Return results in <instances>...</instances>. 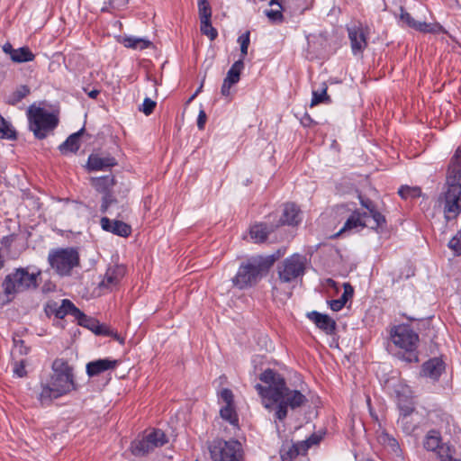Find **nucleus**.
<instances>
[{
	"instance_id": "nucleus-1",
	"label": "nucleus",
	"mask_w": 461,
	"mask_h": 461,
	"mask_svg": "<svg viewBox=\"0 0 461 461\" xmlns=\"http://www.w3.org/2000/svg\"><path fill=\"white\" fill-rule=\"evenodd\" d=\"M259 379L267 385L257 384L255 389L264 399L271 402L265 403V407L269 409L272 404L277 403L275 418L284 420L288 413V408L295 410L304 406L308 402L307 397L299 390L290 389L285 379L278 372L267 368L260 375Z\"/></svg>"
},
{
	"instance_id": "nucleus-2",
	"label": "nucleus",
	"mask_w": 461,
	"mask_h": 461,
	"mask_svg": "<svg viewBox=\"0 0 461 461\" xmlns=\"http://www.w3.org/2000/svg\"><path fill=\"white\" fill-rule=\"evenodd\" d=\"M285 253V249H279L271 255H255L246 258L231 279L233 286L240 290L255 286Z\"/></svg>"
},
{
	"instance_id": "nucleus-3",
	"label": "nucleus",
	"mask_w": 461,
	"mask_h": 461,
	"mask_svg": "<svg viewBox=\"0 0 461 461\" xmlns=\"http://www.w3.org/2000/svg\"><path fill=\"white\" fill-rule=\"evenodd\" d=\"M461 144L450 158L447 176L446 191L443 193L444 217L447 221L455 220L461 213Z\"/></svg>"
},
{
	"instance_id": "nucleus-4",
	"label": "nucleus",
	"mask_w": 461,
	"mask_h": 461,
	"mask_svg": "<svg viewBox=\"0 0 461 461\" xmlns=\"http://www.w3.org/2000/svg\"><path fill=\"white\" fill-rule=\"evenodd\" d=\"M51 368L53 374L50 381L49 384L41 385V391L38 397L41 405H48L53 399L59 398L77 389L73 368L67 360L63 358L55 359Z\"/></svg>"
},
{
	"instance_id": "nucleus-5",
	"label": "nucleus",
	"mask_w": 461,
	"mask_h": 461,
	"mask_svg": "<svg viewBox=\"0 0 461 461\" xmlns=\"http://www.w3.org/2000/svg\"><path fill=\"white\" fill-rule=\"evenodd\" d=\"M31 267L15 268L8 274L3 283L4 294L6 296H14L19 293L38 288L41 276V270L30 272Z\"/></svg>"
},
{
	"instance_id": "nucleus-6",
	"label": "nucleus",
	"mask_w": 461,
	"mask_h": 461,
	"mask_svg": "<svg viewBox=\"0 0 461 461\" xmlns=\"http://www.w3.org/2000/svg\"><path fill=\"white\" fill-rule=\"evenodd\" d=\"M29 129L38 140L45 139L59 124V118L52 113L34 104L27 110Z\"/></svg>"
},
{
	"instance_id": "nucleus-7",
	"label": "nucleus",
	"mask_w": 461,
	"mask_h": 461,
	"mask_svg": "<svg viewBox=\"0 0 461 461\" xmlns=\"http://www.w3.org/2000/svg\"><path fill=\"white\" fill-rule=\"evenodd\" d=\"M391 339L393 344L406 352L403 355V359L406 362H418L419 357L416 351L419 335L409 326L400 325L395 327L391 332Z\"/></svg>"
},
{
	"instance_id": "nucleus-8",
	"label": "nucleus",
	"mask_w": 461,
	"mask_h": 461,
	"mask_svg": "<svg viewBox=\"0 0 461 461\" xmlns=\"http://www.w3.org/2000/svg\"><path fill=\"white\" fill-rule=\"evenodd\" d=\"M307 267V258L304 255L294 253L282 262L276 267L278 281L281 284H292L298 278H302Z\"/></svg>"
},
{
	"instance_id": "nucleus-9",
	"label": "nucleus",
	"mask_w": 461,
	"mask_h": 461,
	"mask_svg": "<svg viewBox=\"0 0 461 461\" xmlns=\"http://www.w3.org/2000/svg\"><path fill=\"white\" fill-rule=\"evenodd\" d=\"M48 262L59 276H69L71 270L79 265V254L73 248L52 249Z\"/></svg>"
},
{
	"instance_id": "nucleus-10",
	"label": "nucleus",
	"mask_w": 461,
	"mask_h": 461,
	"mask_svg": "<svg viewBox=\"0 0 461 461\" xmlns=\"http://www.w3.org/2000/svg\"><path fill=\"white\" fill-rule=\"evenodd\" d=\"M167 441V437L163 430L153 429L141 438L134 439L131 444V451L135 456H144L155 448L163 447Z\"/></svg>"
},
{
	"instance_id": "nucleus-11",
	"label": "nucleus",
	"mask_w": 461,
	"mask_h": 461,
	"mask_svg": "<svg viewBox=\"0 0 461 461\" xmlns=\"http://www.w3.org/2000/svg\"><path fill=\"white\" fill-rule=\"evenodd\" d=\"M210 454L214 461H240L241 445L237 440H214L210 446Z\"/></svg>"
},
{
	"instance_id": "nucleus-12",
	"label": "nucleus",
	"mask_w": 461,
	"mask_h": 461,
	"mask_svg": "<svg viewBox=\"0 0 461 461\" xmlns=\"http://www.w3.org/2000/svg\"><path fill=\"white\" fill-rule=\"evenodd\" d=\"M347 30L353 54L362 53L367 47V28H364L361 23H357L348 26Z\"/></svg>"
},
{
	"instance_id": "nucleus-13",
	"label": "nucleus",
	"mask_w": 461,
	"mask_h": 461,
	"mask_svg": "<svg viewBox=\"0 0 461 461\" xmlns=\"http://www.w3.org/2000/svg\"><path fill=\"white\" fill-rule=\"evenodd\" d=\"M74 310L77 311V307L68 299H63L61 304L55 301H49L44 307L47 316L54 315L58 319H63L68 314L74 317Z\"/></svg>"
},
{
	"instance_id": "nucleus-14",
	"label": "nucleus",
	"mask_w": 461,
	"mask_h": 461,
	"mask_svg": "<svg viewBox=\"0 0 461 461\" xmlns=\"http://www.w3.org/2000/svg\"><path fill=\"white\" fill-rule=\"evenodd\" d=\"M360 204L368 211L367 217H372L374 220V226L372 230L378 231L379 229H384L386 226V219L376 208V204L371 199L359 195Z\"/></svg>"
},
{
	"instance_id": "nucleus-15",
	"label": "nucleus",
	"mask_w": 461,
	"mask_h": 461,
	"mask_svg": "<svg viewBox=\"0 0 461 461\" xmlns=\"http://www.w3.org/2000/svg\"><path fill=\"white\" fill-rule=\"evenodd\" d=\"M307 318L312 321L317 328L324 331L328 335H332L337 330V323L335 320L328 314L321 313L317 311H312L307 313Z\"/></svg>"
},
{
	"instance_id": "nucleus-16",
	"label": "nucleus",
	"mask_w": 461,
	"mask_h": 461,
	"mask_svg": "<svg viewBox=\"0 0 461 461\" xmlns=\"http://www.w3.org/2000/svg\"><path fill=\"white\" fill-rule=\"evenodd\" d=\"M445 370V363L438 357H433L424 362L421 366L420 374L424 377L438 381Z\"/></svg>"
},
{
	"instance_id": "nucleus-17",
	"label": "nucleus",
	"mask_w": 461,
	"mask_h": 461,
	"mask_svg": "<svg viewBox=\"0 0 461 461\" xmlns=\"http://www.w3.org/2000/svg\"><path fill=\"white\" fill-rule=\"evenodd\" d=\"M100 223L104 230L120 237L126 238L129 237L131 233V227L122 221H111L107 217H103L100 221Z\"/></svg>"
},
{
	"instance_id": "nucleus-18",
	"label": "nucleus",
	"mask_w": 461,
	"mask_h": 461,
	"mask_svg": "<svg viewBox=\"0 0 461 461\" xmlns=\"http://www.w3.org/2000/svg\"><path fill=\"white\" fill-rule=\"evenodd\" d=\"M117 165L115 158L106 155L93 153L88 157L87 168L89 171L104 170Z\"/></svg>"
},
{
	"instance_id": "nucleus-19",
	"label": "nucleus",
	"mask_w": 461,
	"mask_h": 461,
	"mask_svg": "<svg viewBox=\"0 0 461 461\" xmlns=\"http://www.w3.org/2000/svg\"><path fill=\"white\" fill-rule=\"evenodd\" d=\"M118 365L117 360L109 358H100L86 364V374L89 377L99 375L100 374L114 369Z\"/></svg>"
},
{
	"instance_id": "nucleus-20",
	"label": "nucleus",
	"mask_w": 461,
	"mask_h": 461,
	"mask_svg": "<svg viewBox=\"0 0 461 461\" xmlns=\"http://www.w3.org/2000/svg\"><path fill=\"white\" fill-rule=\"evenodd\" d=\"M400 11V21L408 27L421 32H437L436 27H438V25L414 20V18L408 12H406L403 7H401Z\"/></svg>"
},
{
	"instance_id": "nucleus-21",
	"label": "nucleus",
	"mask_w": 461,
	"mask_h": 461,
	"mask_svg": "<svg viewBox=\"0 0 461 461\" xmlns=\"http://www.w3.org/2000/svg\"><path fill=\"white\" fill-rule=\"evenodd\" d=\"M125 275L123 266H113L107 268L104 279L100 283V287L112 289L116 286Z\"/></svg>"
},
{
	"instance_id": "nucleus-22",
	"label": "nucleus",
	"mask_w": 461,
	"mask_h": 461,
	"mask_svg": "<svg viewBox=\"0 0 461 461\" xmlns=\"http://www.w3.org/2000/svg\"><path fill=\"white\" fill-rule=\"evenodd\" d=\"M74 318L77 321L78 325L88 329L97 336H101L102 333H104L103 329L105 324H102L98 320L86 315L78 308L77 311L74 310Z\"/></svg>"
},
{
	"instance_id": "nucleus-23",
	"label": "nucleus",
	"mask_w": 461,
	"mask_h": 461,
	"mask_svg": "<svg viewBox=\"0 0 461 461\" xmlns=\"http://www.w3.org/2000/svg\"><path fill=\"white\" fill-rule=\"evenodd\" d=\"M301 211L299 207L293 203H287L284 205L283 213L280 217V223L282 225H297L301 221Z\"/></svg>"
},
{
	"instance_id": "nucleus-24",
	"label": "nucleus",
	"mask_w": 461,
	"mask_h": 461,
	"mask_svg": "<svg viewBox=\"0 0 461 461\" xmlns=\"http://www.w3.org/2000/svg\"><path fill=\"white\" fill-rule=\"evenodd\" d=\"M423 447L426 450L437 452L438 454L442 448H447V447L442 445L441 434L437 429H430L427 432L423 439Z\"/></svg>"
},
{
	"instance_id": "nucleus-25",
	"label": "nucleus",
	"mask_w": 461,
	"mask_h": 461,
	"mask_svg": "<svg viewBox=\"0 0 461 461\" xmlns=\"http://www.w3.org/2000/svg\"><path fill=\"white\" fill-rule=\"evenodd\" d=\"M91 185L101 194H108L112 192L115 185L114 176L110 174L99 177H92L90 179Z\"/></svg>"
},
{
	"instance_id": "nucleus-26",
	"label": "nucleus",
	"mask_w": 461,
	"mask_h": 461,
	"mask_svg": "<svg viewBox=\"0 0 461 461\" xmlns=\"http://www.w3.org/2000/svg\"><path fill=\"white\" fill-rule=\"evenodd\" d=\"M366 218H367V212H360L357 210L354 211L344 223L340 232L366 227Z\"/></svg>"
},
{
	"instance_id": "nucleus-27",
	"label": "nucleus",
	"mask_w": 461,
	"mask_h": 461,
	"mask_svg": "<svg viewBox=\"0 0 461 461\" xmlns=\"http://www.w3.org/2000/svg\"><path fill=\"white\" fill-rule=\"evenodd\" d=\"M273 231L272 227H268L266 223H256L250 227V238L256 243H262L267 240L268 235Z\"/></svg>"
},
{
	"instance_id": "nucleus-28",
	"label": "nucleus",
	"mask_w": 461,
	"mask_h": 461,
	"mask_svg": "<svg viewBox=\"0 0 461 461\" xmlns=\"http://www.w3.org/2000/svg\"><path fill=\"white\" fill-rule=\"evenodd\" d=\"M85 133V128H81L79 131H77L75 133H72L68 137V139L59 146V150L63 152H77L79 148V139L81 136H83Z\"/></svg>"
},
{
	"instance_id": "nucleus-29",
	"label": "nucleus",
	"mask_w": 461,
	"mask_h": 461,
	"mask_svg": "<svg viewBox=\"0 0 461 461\" xmlns=\"http://www.w3.org/2000/svg\"><path fill=\"white\" fill-rule=\"evenodd\" d=\"M306 454L301 449L300 441L291 445H284L280 450L282 461H293L299 455Z\"/></svg>"
},
{
	"instance_id": "nucleus-30",
	"label": "nucleus",
	"mask_w": 461,
	"mask_h": 461,
	"mask_svg": "<svg viewBox=\"0 0 461 461\" xmlns=\"http://www.w3.org/2000/svg\"><path fill=\"white\" fill-rule=\"evenodd\" d=\"M122 43L126 48L140 50H145L152 45V42L149 40L134 36L123 37Z\"/></svg>"
},
{
	"instance_id": "nucleus-31",
	"label": "nucleus",
	"mask_w": 461,
	"mask_h": 461,
	"mask_svg": "<svg viewBox=\"0 0 461 461\" xmlns=\"http://www.w3.org/2000/svg\"><path fill=\"white\" fill-rule=\"evenodd\" d=\"M277 5L278 9L265 10V14L272 23H281L284 22L283 7L279 0H270L269 5Z\"/></svg>"
},
{
	"instance_id": "nucleus-32",
	"label": "nucleus",
	"mask_w": 461,
	"mask_h": 461,
	"mask_svg": "<svg viewBox=\"0 0 461 461\" xmlns=\"http://www.w3.org/2000/svg\"><path fill=\"white\" fill-rule=\"evenodd\" d=\"M35 55L28 47H21L15 50L14 55H12L11 60L14 63H23L32 61Z\"/></svg>"
},
{
	"instance_id": "nucleus-33",
	"label": "nucleus",
	"mask_w": 461,
	"mask_h": 461,
	"mask_svg": "<svg viewBox=\"0 0 461 461\" xmlns=\"http://www.w3.org/2000/svg\"><path fill=\"white\" fill-rule=\"evenodd\" d=\"M244 68V62L242 59L235 61L230 68L229 69L227 76L224 79L228 80L230 83L237 84L240 78V73Z\"/></svg>"
},
{
	"instance_id": "nucleus-34",
	"label": "nucleus",
	"mask_w": 461,
	"mask_h": 461,
	"mask_svg": "<svg viewBox=\"0 0 461 461\" xmlns=\"http://www.w3.org/2000/svg\"><path fill=\"white\" fill-rule=\"evenodd\" d=\"M328 86L326 83H322L321 86L318 90L312 91V98L311 101V106H315L321 103H330V98L327 94Z\"/></svg>"
},
{
	"instance_id": "nucleus-35",
	"label": "nucleus",
	"mask_w": 461,
	"mask_h": 461,
	"mask_svg": "<svg viewBox=\"0 0 461 461\" xmlns=\"http://www.w3.org/2000/svg\"><path fill=\"white\" fill-rule=\"evenodd\" d=\"M378 438L383 445L391 448L393 452L396 454L401 452V447L397 439L393 436L387 433L386 431H382Z\"/></svg>"
},
{
	"instance_id": "nucleus-36",
	"label": "nucleus",
	"mask_w": 461,
	"mask_h": 461,
	"mask_svg": "<svg viewBox=\"0 0 461 461\" xmlns=\"http://www.w3.org/2000/svg\"><path fill=\"white\" fill-rule=\"evenodd\" d=\"M30 88L27 86H20L8 96L7 104L10 105H16L23 98H25L30 94Z\"/></svg>"
},
{
	"instance_id": "nucleus-37",
	"label": "nucleus",
	"mask_w": 461,
	"mask_h": 461,
	"mask_svg": "<svg viewBox=\"0 0 461 461\" xmlns=\"http://www.w3.org/2000/svg\"><path fill=\"white\" fill-rule=\"evenodd\" d=\"M0 138L7 139V140H15L16 133L15 131L12 128L9 122H7L1 114H0Z\"/></svg>"
},
{
	"instance_id": "nucleus-38",
	"label": "nucleus",
	"mask_w": 461,
	"mask_h": 461,
	"mask_svg": "<svg viewBox=\"0 0 461 461\" xmlns=\"http://www.w3.org/2000/svg\"><path fill=\"white\" fill-rule=\"evenodd\" d=\"M221 417L229 421L230 424L235 425L238 423L239 419L236 413L234 404H227L220 411Z\"/></svg>"
},
{
	"instance_id": "nucleus-39",
	"label": "nucleus",
	"mask_w": 461,
	"mask_h": 461,
	"mask_svg": "<svg viewBox=\"0 0 461 461\" xmlns=\"http://www.w3.org/2000/svg\"><path fill=\"white\" fill-rule=\"evenodd\" d=\"M398 194L402 199H414L420 196L421 189L418 186L402 185L398 190Z\"/></svg>"
},
{
	"instance_id": "nucleus-40",
	"label": "nucleus",
	"mask_w": 461,
	"mask_h": 461,
	"mask_svg": "<svg viewBox=\"0 0 461 461\" xmlns=\"http://www.w3.org/2000/svg\"><path fill=\"white\" fill-rule=\"evenodd\" d=\"M398 408L400 411V417H410L411 414L414 411L415 407L411 399L408 398H401L398 399Z\"/></svg>"
},
{
	"instance_id": "nucleus-41",
	"label": "nucleus",
	"mask_w": 461,
	"mask_h": 461,
	"mask_svg": "<svg viewBox=\"0 0 461 461\" xmlns=\"http://www.w3.org/2000/svg\"><path fill=\"white\" fill-rule=\"evenodd\" d=\"M201 32L203 34L206 35L211 41L215 40L218 36V32L212 25L211 19L201 21Z\"/></svg>"
},
{
	"instance_id": "nucleus-42",
	"label": "nucleus",
	"mask_w": 461,
	"mask_h": 461,
	"mask_svg": "<svg viewBox=\"0 0 461 461\" xmlns=\"http://www.w3.org/2000/svg\"><path fill=\"white\" fill-rule=\"evenodd\" d=\"M198 9L200 20H210L212 17V8L210 3L207 0L198 1Z\"/></svg>"
},
{
	"instance_id": "nucleus-43",
	"label": "nucleus",
	"mask_w": 461,
	"mask_h": 461,
	"mask_svg": "<svg viewBox=\"0 0 461 461\" xmlns=\"http://www.w3.org/2000/svg\"><path fill=\"white\" fill-rule=\"evenodd\" d=\"M13 343L14 351L18 352L19 355L25 356L29 354L30 348L25 345L24 340L22 339L19 336H13Z\"/></svg>"
},
{
	"instance_id": "nucleus-44",
	"label": "nucleus",
	"mask_w": 461,
	"mask_h": 461,
	"mask_svg": "<svg viewBox=\"0 0 461 461\" xmlns=\"http://www.w3.org/2000/svg\"><path fill=\"white\" fill-rule=\"evenodd\" d=\"M322 437L321 435L313 433L307 439L300 441L301 449L307 453L311 447L318 445Z\"/></svg>"
},
{
	"instance_id": "nucleus-45",
	"label": "nucleus",
	"mask_w": 461,
	"mask_h": 461,
	"mask_svg": "<svg viewBox=\"0 0 461 461\" xmlns=\"http://www.w3.org/2000/svg\"><path fill=\"white\" fill-rule=\"evenodd\" d=\"M116 203H117V199L113 194V192L108 193V194H103L100 211L103 213H105L108 212L109 207L112 204Z\"/></svg>"
},
{
	"instance_id": "nucleus-46",
	"label": "nucleus",
	"mask_w": 461,
	"mask_h": 461,
	"mask_svg": "<svg viewBox=\"0 0 461 461\" xmlns=\"http://www.w3.org/2000/svg\"><path fill=\"white\" fill-rule=\"evenodd\" d=\"M397 422L407 435L411 434L416 428L415 424L410 420V417H399Z\"/></svg>"
},
{
	"instance_id": "nucleus-47",
	"label": "nucleus",
	"mask_w": 461,
	"mask_h": 461,
	"mask_svg": "<svg viewBox=\"0 0 461 461\" xmlns=\"http://www.w3.org/2000/svg\"><path fill=\"white\" fill-rule=\"evenodd\" d=\"M448 248L454 251L455 255H461V233L459 231L449 240Z\"/></svg>"
},
{
	"instance_id": "nucleus-48",
	"label": "nucleus",
	"mask_w": 461,
	"mask_h": 461,
	"mask_svg": "<svg viewBox=\"0 0 461 461\" xmlns=\"http://www.w3.org/2000/svg\"><path fill=\"white\" fill-rule=\"evenodd\" d=\"M343 288L344 292L338 300L342 303L343 306H345L348 301L353 297L354 289L349 283H344Z\"/></svg>"
},
{
	"instance_id": "nucleus-49",
	"label": "nucleus",
	"mask_w": 461,
	"mask_h": 461,
	"mask_svg": "<svg viewBox=\"0 0 461 461\" xmlns=\"http://www.w3.org/2000/svg\"><path fill=\"white\" fill-rule=\"evenodd\" d=\"M25 366H26L25 360L15 361L14 363V367H13L14 374L17 377H20V378L26 376L27 371L25 369Z\"/></svg>"
},
{
	"instance_id": "nucleus-50",
	"label": "nucleus",
	"mask_w": 461,
	"mask_h": 461,
	"mask_svg": "<svg viewBox=\"0 0 461 461\" xmlns=\"http://www.w3.org/2000/svg\"><path fill=\"white\" fill-rule=\"evenodd\" d=\"M156 105L157 103L155 101L146 97L142 103L141 107L140 108V111H141L145 115H150L153 113Z\"/></svg>"
},
{
	"instance_id": "nucleus-51",
	"label": "nucleus",
	"mask_w": 461,
	"mask_h": 461,
	"mask_svg": "<svg viewBox=\"0 0 461 461\" xmlns=\"http://www.w3.org/2000/svg\"><path fill=\"white\" fill-rule=\"evenodd\" d=\"M103 330L104 331V333H102L101 336L112 337L113 339L117 340L121 345H124L125 339L122 338L120 334H118L117 331L110 329V327L107 325H104Z\"/></svg>"
},
{
	"instance_id": "nucleus-52",
	"label": "nucleus",
	"mask_w": 461,
	"mask_h": 461,
	"mask_svg": "<svg viewBox=\"0 0 461 461\" xmlns=\"http://www.w3.org/2000/svg\"><path fill=\"white\" fill-rule=\"evenodd\" d=\"M221 399L227 404H232L233 403V393L231 390L228 388H224L221 391L220 393Z\"/></svg>"
},
{
	"instance_id": "nucleus-53",
	"label": "nucleus",
	"mask_w": 461,
	"mask_h": 461,
	"mask_svg": "<svg viewBox=\"0 0 461 461\" xmlns=\"http://www.w3.org/2000/svg\"><path fill=\"white\" fill-rule=\"evenodd\" d=\"M438 456L441 461H460L459 459L453 458L449 447H447V448H442L441 450H439Z\"/></svg>"
},
{
	"instance_id": "nucleus-54",
	"label": "nucleus",
	"mask_w": 461,
	"mask_h": 461,
	"mask_svg": "<svg viewBox=\"0 0 461 461\" xmlns=\"http://www.w3.org/2000/svg\"><path fill=\"white\" fill-rule=\"evenodd\" d=\"M206 120H207L206 113L204 112L203 109H201L199 111V114H198V117H197V127H198L199 130H203L204 129V126H205V123H206Z\"/></svg>"
},
{
	"instance_id": "nucleus-55",
	"label": "nucleus",
	"mask_w": 461,
	"mask_h": 461,
	"mask_svg": "<svg viewBox=\"0 0 461 461\" xmlns=\"http://www.w3.org/2000/svg\"><path fill=\"white\" fill-rule=\"evenodd\" d=\"M238 42L240 43V47H249L250 42V32L247 31L239 36Z\"/></svg>"
},
{
	"instance_id": "nucleus-56",
	"label": "nucleus",
	"mask_w": 461,
	"mask_h": 461,
	"mask_svg": "<svg viewBox=\"0 0 461 461\" xmlns=\"http://www.w3.org/2000/svg\"><path fill=\"white\" fill-rule=\"evenodd\" d=\"M235 85L234 83H230L228 80L224 79L221 88V94L225 97H230V88L231 86Z\"/></svg>"
},
{
	"instance_id": "nucleus-57",
	"label": "nucleus",
	"mask_w": 461,
	"mask_h": 461,
	"mask_svg": "<svg viewBox=\"0 0 461 461\" xmlns=\"http://www.w3.org/2000/svg\"><path fill=\"white\" fill-rule=\"evenodd\" d=\"M328 304L333 312H339L344 307L338 299L328 301Z\"/></svg>"
},
{
	"instance_id": "nucleus-58",
	"label": "nucleus",
	"mask_w": 461,
	"mask_h": 461,
	"mask_svg": "<svg viewBox=\"0 0 461 461\" xmlns=\"http://www.w3.org/2000/svg\"><path fill=\"white\" fill-rule=\"evenodd\" d=\"M301 122L304 127H310L313 124H316V122L312 119V117L308 113L304 114Z\"/></svg>"
},
{
	"instance_id": "nucleus-59",
	"label": "nucleus",
	"mask_w": 461,
	"mask_h": 461,
	"mask_svg": "<svg viewBox=\"0 0 461 461\" xmlns=\"http://www.w3.org/2000/svg\"><path fill=\"white\" fill-rule=\"evenodd\" d=\"M3 51L10 56V59H12V55H14V52L16 49H14L12 44L10 42H6L2 47Z\"/></svg>"
},
{
	"instance_id": "nucleus-60",
	"label": "nucleus",
	"mask_w": 461,
	"mask_h": 461,
	"mask_svg": "<svg viewBox=\"0 0 461 461\" xmlns=\"http://www.w3.org/2000/svg\"><path fill=\"white\" fill-rule=\"evenodd\" d=\"M85 92L87 94V95L92 98V99H95L99 94H100V90L98 89H93L91 91H87L86 88L84 89Z\"/></svg>"
},
{
	"instance_id": "nucleus-61",
	"label": "nucleus",
	"mask_w": 461,
	"mask_h": 461,
	"mask_svg": "<svg viewBox=\"0 0 461 461\" xmlns=\"http://www.w3.org/2000/svg\"><path fill=\"white\" fill-rule=\"evenodd\" d=\"M248 49H249V47H240V56H241L240 59H242V60L248 54Z\"/></svg>"
},
{
	"instance_id": "nucleus-62",
	"label": "nucleus",
	"mask_w": 461,
	"mask_h": 461,
	"mask_svg": "<svg viewBox=\"0 0 461 461\" xmlns=\"http://www.w3.org/2000/svg\"><path fill=\"white\" fill-rule=\"evenodd\" d=\"M10 241H12V240H10V237H8V236L4 237L2 240V244L7 245V244H9Z\"/></svg>"
},
{
	"instance_id": "nucleus-63",
	"label": "nucleus",
	"mask_w": 461,
	"mask_h": 461,
	"mask_svg": "<svg viewBox=\"0 0 461 461\" xmlns=\"http://www.w3.org/2000/svg\"><path fill=\"white\" fill-rule=\"evenodd\" d=\"M328 284L332 287L336 286V282L332 279H328Z\"/></svg>"
},
{
	"instance_id": "nucleus-64",
	"label": "nucleus",
	"mask_w": 461,
	"mask_h": 461,
	"mask_svg": "<svg viewBox=\"0 0 461 461\" xmlns=\"http://www.w3.org/2000/svg\"><path fill=\"white\" fill-rule=\"evenodd\" d=\"M272 294L273 295H276L277 294V287L276 285H274L272 287Z\"/></svg>"
}]
</instances>
